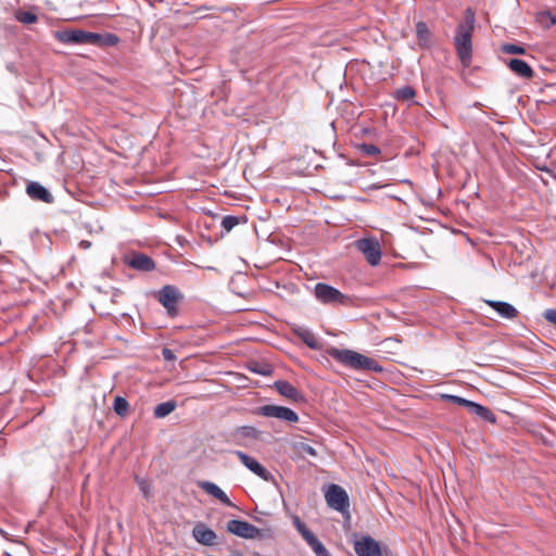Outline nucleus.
<instances>
[{
    "label": "nucleus",
    "instance_id": "f257e3e1",
    "mask_svg": "<svg viewBox=\"0 0 556 556\" xmlns=\"http://www.w3.org/2000/svg\"><path fill=\"white\" fill-rule=\"evenodd\" d=\"M55 38L62 43L91 45L96 47H113L119 38L111 33H91L83 29H64L55 33Z\"/></svg>",
    "mask_w": 556,
    "mask_h": 556
},
{
    "label": "nucleus",
    "instance_id": "f03ea898",
    "mask_svg": "<svg viewBox=\"0 0 556 556\" xmlns=\"http://www.w3.org/2000/svg\"><path fill=\"white\" fill-rule=\"evenodd\" d=\"M475 23V12L470 8L466 9L464 21L458 24L454 38L457 56L464 66H469L471 63Z\"/></svg>",
    "mask_w": 556,
    "mask_h": 556
},
{
    "label": "nucleus",
    "instance_id": "7ed1b4c3",
    "mask_svg": "<svg viewBox=\"0 0 556 556\" xmlns=\"http://www.w3.org/2000/svg\"><path fill=\"white\" fill-rule=\"evenodd\" d=\"M327 354L340 364L363 371L381 372L382 367L374 359L358 352L348 349L329 348Z\"/></svg>",
    "mask_w": 556,
    "mask_h": 556
},
{
    "label": "nucleus",
    "instance_id": "20e7f679",
    "mask_svg": "<svg viewBox=\"0 0 556 556\" xmlns=\"http://www.w3.org/2000/svg\"><path fill=\"white\" fill-rule=\"evenodd\" d=\"M227 531L242 539L273 538L271 529H258L248 521L231 519L227 522Z\"/></svg>",
    "mask_w": 556,
    "mask_h": 556
},
{
    "label": "nucleus",
    "instance_id": "39448f33",
    "mask_svg": "<svg viewBox=\"0 0 556 556\" xmlns=\"http://www.w3.org/2000/svg\"><path fill=\"white\" fill-rule=\"evenodd\" d=\"M325 500L330 508L342 514L348 513L350 500L346 491L342 486L330 484L325 493Z\"/></svg>",
    "mask_w": 556,
    "mask_h": 556
},
{
    "label": "nucleus",
    "instance_id": "423d86ee",
    "mask_svg": "<svg viewBox=\"0 0 556 556\" xmlns=\"http://www.w3.org/2000/svg\"><path fill=\"white\" fill-rule=\"evenodd\" d=\"M314 294L324 304H348L350 302L348 295L324 282L316 283Z\"/></svg>",
    "mask_w": 556,
    "mask_h": 556
},
{
    "label": "nucleus",
    "instance_id": "0eeeda50",
    "mask_svg": "<svg viewBox=\"0 0 556 556\" xmlns=\"http://www.w3.org/2000/svg\"><path fill=\"white\" fill-rule=\"evenodd\" d=\"M357 250L364 255L371 266H377L382 256L381 245L377 238H363L355 241Z\"/></svg>",
    "mask_w": 556,
    "mask_h": 556
},
{
    "label": "nucleus",
    "instance_id": "6e6552de",
    "mask_svg": "<svg viewBox=\"0 0 556 556\" xmlns=\"http://www.w3.org/2000/svg\"><path fill=\"white\" fill-rule=\"evenodd\" d=\"M256 414L264 417L277 418L290 424L298 422L299 416L291 408L278 405H263L257 407Z\"/></svg>",
    "mask_w": 556,
    "mask_h": 556
},
{
    "label": "nucleus",
    "instance_id": "1a4fd4ad",
    "mask_svg": "<svg viewBox=\"0 0 556 556\" xmlns=\"http://www.w3.org/2000/svg\"><path fill=\"white\" fill-rule=\"evenodd\" d=\"M180 298L181 295L178 289L170 285L164 286L157 294L159 302L166 308L167 314L172 317L176 316L178 313L177 304Z\"/></svg>",
    "mask_w": 556,
    "mask_h": 556
},
{
    "label": "nucleus",
    "instance_id": "9d476101",
    "mask_svg": "<svg viewBox=\"0 0 556 556\" xmlns=\"http://www.w3.org/2000/svg\"><path fill=\"white\" fill-rule=\"evenodd\" d=\"M235 455L240 459L242 465H244L249 470H251L262 480L266 482L274 481L273 473L268 471L263 465H261L255 458L249 456L242 451H235Z\"/></svg>",
    "mask_w": 556,
    "mask_h": 556
},
{
    "label": "nucleus",
    "instance_id": "9b49d317",
    "mask_svg": "<svg viewBox=\"0 0 556 556\" xmlns=\"http://www.w3.org/2000/svg\"><path fill=\"white\" fill-rule=\"evenodd\" d=\"M357 556H382L379 543L369 535H364L354 542Z\"/></svg>",
    "mask_w": 556,
    "mask_h": 556
},
{
    "label": "nucleus",
    "instance_id": "f8f14e48",
    "mask_svg": "<svg viewBox=\"0 0 556 556\" xmlns=\"http://www.w3.org/2000/svg\"><path fill=\"white\" fill-rule=\"evenodd\" d=\"M193 539L201 545L212 546L217 544V534L204 522H197L192 529Z\"/></svg>",
    "mask_w": 556,
    "mask_h": 556
},
{
    "label": "nucleus",
    "instance_id": "ddd939ff",
    "mask_svg": "<svg viewBox=\"0 0 556 556\" xmlns=\"http://www.w3.org/2000/svg\"><path fill=\"white\" fill-rule=\"evenodd\" d=\"M27 195L35 201H41L43 203H52L54 201L51 192L37 181H30L26 186Z\"/></svg>",
    "mask_w": 556,
    "mask_h": 556
},
{
    "label": "nucleus",
    "instance_id": "4468645a",
    "mask_svg": "<svg viewBox=\"0 0 556 556\" xmlns=\"http://www.w3.org/2000/svg\"><path fill=\"white\" fill-rule=\"evenodd\" d=\"M274 388L277 392L286 399L293 402H302L304 400L302 393L292 386L289 381L278 380L274 383Z\"/></svg>",
    "mask_w": 556,
    "mask_h": 556
},
{
    "label": "nucleus",
    "instance_id": "2eb2a0df",
    "mask_svg": "<svg viewBox=\"0 0 556 556\" xmlns=\"http://www.w3.org/2000/svg\"><path fill=\"white\" fill-rule=\"evenodd\" d=\"M198 486L206 492L207 494L212 495L213 497L217 498L223 504L233 507V503L230 501V498L227 496V494L214 482L211 481H199Z\"/></svg>",
    "mask_w": 556,
    "mask_h": 556
},
{
    "label": "nucleus",
    "instance_id": "dca6fc26",
    "mask_svg": "<svg viewBox=\"0 0 556 556\" xmlns=\"http://www.w3.org/2000/svg\"><path fill=\"white\" fill-rule=\"evenodd\" d=\"M485 304L492 307L501 317L514 319L518 316V311L510 303L503 301L485 300Z\"/></svg>",
    "mask_w": 556,
    "mask_h": 556
},
{
    "label": "nucleus",
    "instance_id": "f3484780",
    "mask_svg": "<svg viewBox=\"0 0 556 556\" xmlns=\"http://www.w3.org/2000/svg\"><path fill=\"white\" fill-rule=\"evenodd\" d=\"M128 265L141 271H151L155 268V262L143 253H134L128 260Z\"/></svg>",
    "mask_w": 556,
    "mask_h": 556
},
{
    "label": "nucleus",
    "instance_id": "a211bd4d",
    "mask_svg": "<svg viewBox=\"0 0 556 556\" xmlns=\"http://www.w3.org/2000/svg\"><path fill=\"white\" fill-rule=\"evenodd\" d=\"M509 70L521 78L531 79L534 72L531 66L520 59H510L507 63Z\"/></svg>",
    "mask_w": 556,
    "mask_h": 556
},
{
    "label": "nucleus",
    "instance_id": "6ab92c4d",
    "mask_svg": "<svg viewBox=\"0 0 556 556\" xmlns=\"http://www.w3.org/2000/svg\"><path fill=\"white\" fill-rule=\"evenodd\" d=\"M416 36L420 48L429 49L431 47L432 34L425 22L419 21L416 23Z\"/></svg>",
    "mask_w": 556,
    "mask_h": 556
},
{
    "label": "nucleus",
    "instance_id": "aec40b11",
    "mask_svg": "<svg viewBox=\"0 0 556 556\" xmlns=\"http://www.w3.org/2000/svg\"><path fill=\"white\" fill-rule=\"evenodd\" d=\"M295 336L300 338L308 348L313 350H320L321 344L317 337L307 328L298 327L293 329Z\"/></svg>",
    "mask_w": 556,
    "mask_h": 556
},
{
    "label": "nucleus",
    "instance_id": "412c9836",
    "mask_svg": "<svg viewBox=\"0 0 556 556\" xmlns=\"http://www.w3.org/2000/svg\"><path fill=\"white\" fill-rule=\"evenodd\" d=\"M471 414L480 417L481 419L494 424L496 421V417L493 412L476 402H471L470 407L468 409Z\"/></svg>",
    "mask_w": 556,
    "mask_h": 556
},
{
    "label": "nucleus",
    "instance_id": "4be33fe9",
    "mask_svg": "<svg viewBox=\"0 0 556 556\" xmlns=\"http://www.w3.org/2000/svg\"><path fill=\"white\" fill-rule=\"evenodd\" d=\"M177 403L175 401H167L160 403L155 406L153 415L155 418H164L175 410Z\"/></svg>",
    "mask_w": 556,
    "mask_h": 556
},
{
    "label": "nucleus",
    "instance_id": "5701e85b",
    "mask_svg": "<svg viewBox=\"0 0 556 556\" xmlns=\"http://www.w3.org/2000/svg\"><path fill=\"white\" fill-rule=\"evenodd\" d=\"M293 448L299 456L309 455L316 457L318 455L317 451L305 441L294 442Z\"/></svg>",
    "mask_w": 556,
    "mask_h": 556
},
{
    "label": "nucleus",
    "instance_id": "b1692460",
    "mask_svg": "<svg viewBox=\"0 0 556 556\" xmlns=\"http://www.w3.org/2000/svg\"><path fill=\"white\" fill-rule=\"evenodd\" d=\"M113 409L116 415L124 417L129 412V403L125 397L116 396L114 399Z\"/></svg>",
    "mask_w": 556,
    "mask_h": 556
},
{
    "label": "nucleus",
    "instance_id": "393cba45",
    "mask_svg": "<svg viewBox=\"0 0 556 556\" xmlns=\"http://www.w3.org/2000/svg\"><path fill=\"white\" fill-rule=\"evenodd\" d=\"M14 16H15L16 21H18L22 24H26V25L34 24L38 21V16L30 11L18 10L15 12Z\"/></svg>",
    "mask_w": 556,
    "mask_h": 556
},
{
    "label": "nucleus",
    "instance_id": "a878e982",
    "mask_svg": "<svg viewBox=\"0 0 556 556\" xmlns=\"http://www.w3.org/2000/svg\"><path fill=\"white\" fill-rule=\"evenodd\" d=\"M293 525L306 542L315 535L299 517H294Z\"/></svg>",
    "mask_w": 556,
    "mask_h": 556
},
{
    "label": "nucleus",
    "instance_id": "bb28decb",
    "mask_svg": "<svg viewBox=\"0 0 556 556\" xmlns=\"http://www.w3.org/2000/svg\"><path fill=\"white\" fill-rule=\"evenodd\" d=\"M415 94V90L410 86H405L395 91V99L400 101H410Z\"/></svg>",
    "mask_w": 556,
    "mask_h": 556
},
{
    "label": "nucleus",
    "instance_id": "cd10ccee",
    "mask_svg": "<svg viewBox=\"0 0 556 556\" xmlns=\"http://www.w3.org/2000/svg\"><path fill=\"white\" fill-rule=\"evenodd\" d=\"M311 548L314 551L316 556H324L328 551L324 546V544L314 535L311 540L306 542Z\"/></svg>",
    "mask_w": 556,
    "mask_h": 556
},
{
    "label": "nucleus",
    "instance_id": "c85d7f7f",
    "mask_svg": "<svg viewBox=\"0 0 556 556\" xmlns=\"http://www.w3.org/2000/svg\"><path fill=\"white\" fill-rule=\"evenodd\" d=\"M311 548L314 551L316 556H324L328 551L324 546V544L314 535L311 540L306 542Z\"/></svg>",
    "mask_w": 556,
    "mask_h": 556
},
{
    "label": "nucleus",
    "instance_id": "c756f323",
    "mask_svg": "<svg viewBox=\"0 0 556 556\" xmlns=\"http://www.w3.org/2000/svg\"><path fill=\"white\" fill-rule=\"evenodd\" d=\"M442 399L450 402V403H453V404H456V405H459V406H465L469 409L470 407V404L472 401H469L467 399H464V397H460V396H457V395H453V394H443L442 395Z\"/></svg>",
    "mask_w": 556,
    "mask_h": 556
},
{
    "label": "nucleus",
    "instance_id": "7c9ffc66",
    "mask_svg": "<svg viewBox=\"0 0 556 556\" xmlns=\"http://www.w3.org/2000/svg\"><path fill=\"white\" fill-rule=\"evenodd\" d=\"M239 224V218L233 215H227L222 220V227L229 232Z\"/></svg>",
    "mask_w": 556,
    "mask_h": 556
},
{
    "label": "nucleus",
    "instance_id": "2f4dec72",
    "mask_svg": "<svg viewBox=\"0 0 556 556\" xmlns=\"http://www.w3.org/2000/svg\"><path fill=\"white\" fill-rule=\"evenodd\" d=\"M136 481L144 498L150 500L152 497L150 483L147 480L140 479L138 477L136 478Z\"/></svg>",
    "mask_w": 556,
    "mask_h": 556
},
{
    "label": "nucleus",
    "instance_id": "473e14b6",
    "mask_svg": "<svg viewBox=\"0 0 556 556\" xmlns=\"http://www.w3.org/2000/svg\"><path fill=\"white\" fill-rule=\"evenodd\" d=\"M502 51L508 54H525L526 49L521 46L514 43H505L502 46Z\"/></svg>",
    "mask_w": 556,
    "mask_h": 556
},
{
    "label": "nucleus",
    "instance_id": "72a5a7b5",
    "mask_svg": "<svg viewBox=\"0 0 556 556\" xmlns=\"http://www.w3.org/2000/svg\"><path fill=\"white\" fill-rule=\"evenodd\" d=\"M359 149L364 154L369 156H376L380 154V149L371 143H363Z\"/></svg>",
    "mask_w": 556,
    "mask_h": 556
},
{
    "label": "nucleus",
    "instance_id": "f704fd0d",
    "mask_svg": "<svg viewBox=\"0 0 556 556\" xmlns=\"http://www.w3.org/2000/svg\"><path fill=\"white\" fill-rule=\"evenodd\" d=\"M250 369L262 376H269L271 374V368L268 365L254 364Z\"/></svg>",
    "mask_w": 556,
    "mask_h": 556
},
{
    "label": "nucleus",
    "instance_id": "c9c22d12",
    "mask_svg": "<svg viewBox=\"0 0 556 556\" xmlns=\"http://www.w3.org/2000/svg\"><path fill=\"white\" fill-rule=\"evenodd\" d=\"M543 316L548 323L556 325V308L546 309Z\"/></svg>",
    "mask_w": 556,
    "mask_h": 556
},
{
    "label": "nucleus",
    "instance_id": "e433bc0d",
    "mask_svg": "<svg viewBox=\"0 0 556 556\" xmlns=\"http://www.w3.org/2000/svg\"><path fill=\"white\" fill-rule=\"evenodd\" d=\"M241 433L244 437H251V438H255L257 435V431L253 427H242Z\"/></svg>",
    "mask_w": 556,
    "mask_h": 556
},
{
    "label": "nucleus",
    "instance_id": "4c0bfd02",
    "mask_svg": "<svg viewBox=\"0 0 556 556\" xmlns=\"http://www.w3.org/2000/svg\"><path fill=\"white\" fill-rule=\"evenodd\" d=\"M162 355H163V358L168 362L176 359L175 353L168 348H164L162 350Z\"/></svg>",
    "mask_w": 556,
    "mask_h": 556
},
{
    "label": "nucleus",
    "instance_id": "58836bf2",
    "mask_svg": "<svg viewBox=\"0 0 556 556\" xmlns=\"http://www.w3.org/2000/svg\"><path fill=\"white\" fill-rule=\"evenodd\" d=\"M79 245H80V248H83V249H89V248H90V245H91V243H90L89 241H87V240H81V241L79 242Z\"/></svg>",
    "mask_w": 556,
    "mask_h": 556
},
{
    "label": "nucleus",
    "instance_id": "ea45409f",
    "mask_svg": "<svg viewBox=\"0 0 556 556\" xmlns=\"http://www.w3.org/2000/svg\"><path fill=\"white\" fill-rule=\"evenodd\" d=\"M230 556H243V554H241L240 552H235Z\"/></svg>",
    "mask_w": 556,
    "mask_h": 556
},
{
    "label": "nucleus",
    "instance_id": "a19ab883",
    "mask_svg": "<svg viewBox=\"0 0 556 556\" xmlns=\"http://www.w3.org/2000/svg\"><path fill=\"white\" fill-rule=\"evenodd\" d=\"M4 555H5V556H12V555H11V554H9V553H4Z\"/></svg>",
    "mask_w": 556,
    "mask_h": 556
}]
</instances>
